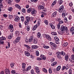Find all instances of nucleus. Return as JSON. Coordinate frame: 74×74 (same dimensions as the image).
I'll list each match as a JSON object with an SVG mask.
<instances>
[{"instance_id": "nucleus-1", "label": "nucleus", "mask_w": 74, "mask_h": 74, "mask_svg": "<svg viewBox=\"0 0 74 74\" xmlns=\"http://www.w3.org/2000/svg\"><path fill=\"white\" fill-rule=\"evenodd\" d=\"M60 30L61 31L63 32V33H64L65 30H67V27H66V26L62 25L61 26Z\"/></svg>"}, {"instance_id": "nucleus-2", "label": "nucleus", "mask_w": 74, "mask_h": 74, "mask_svg": "<svg viewBox=\"0 0 74 74\" xmlns=\"http://www.w3.org/2000/svg\"><path fill=\"white\" fill-rule=\"evenodd\" d=\"M6 38L5 37H0V42L1 44H3L4 43V42L3 41V40H5Z\"/></svg>"}, {"instance_id": "nucleus-3", "label": "nucleus", "mask_w": 74, "mask_h": 74, "mask_svg": "<svg viewBox=\"0 0 74 74\" xmlns=\"http://www.w3.org/2000/svg\"><path fill=\"white\" fill-rule=\"evenodd\" d=\"M64 9V6L62 5L60 7L59 9V12H62Z\"/></svg>"}, {"instance_id": "nucleus-4", "label": "nucleus", "mask_w": 74, "mask_h": 74, "mask_svg": "<svg viewBox=\"0 0 74 74\" xmlns=\"http://www.w3.org/2000/svg\"><path fill=\"white\" fill-rule=\"evenodd\" d=\"M31 13L32 15H34L37 13V11L34 9H32L31 10Z\"/></svg>"}, {"instance_id": "nucleus-5", "label": "nucleus", "mask_w": 74, "mask_h": 74, "mask_svg": "<svg viewBox=\"0 0 74 74\" xmlns=\"http://www.w3.org/2000/svg\"><path fill=\"white\" fill-rule=\"evenodd\" d=\"M45 36H46L47 39L49 41H51V36H49V35L45 34Z\"/></svg>"}, {"instance_id": "nucleus-6", "label": "nucleus", "mask_w": 74, "mask_h": 74, "mask_svg": "<svg viewBox=\"0 0 74 74\" xmlns=\"http://www.w3.org/2000/svg\"><path fill=\"white\" fill-rule=\"evenodd\" d=\"M57 13L58 12H57L56 11L53 13L51 15L52 17L53 18H55V17H56Z\"/></svg>"}, {"instance_id": "nucleus-7", "label": "nucleus", "mask_w": 74, "mask_h": 74, "mask_svg": "<svg viewBox=\"0 0 74 74\" xmlns=\"http://www.w3.org/2000/svg\"><path fill=\"white\" fill-rule=\"evenodd\" d=\"M54 39L56 41V44H58L59 43V38L58 37H57V36H56L54 37Z\"/></svg>"}, {"instance_id": "nucleus-8", "label": "nucleus", "mask_w": 74, "mask_h": 74, "mask_svg": "<svg viewBox=\"0 0 74 74\" xmlns=\"http://www.w3.org/2000/svg\"><path fill=\"white\" fill-rule=\"evenodd\" d=\"M38 8L39 10H44V8L42 5H39L38 6Z\"/></svg>"}, {"instance_id": "nucleus-9", "label": "nucleus", "mask_w": 74, "mask_h": 74, "mask_svg": "<svg viewBox=\"0 0 74 74\" xmlns=\"http://www.w3.org/2000/svg\"><path fill=\"white\" fill-rule=\"evenodd\" d=\"M9 27H10V32H13L14 31V28L13 27V25H9Z\"/></svg>"}, {"instance_id": "nucleus-10", "label": "nucleus", "mask_w": 74, "mask_h": 74, "mask_svg": "<svg viewBox=\"0 0 74 74\" xmlns=\"http://www.w3.org/2000/svg\"><path fill=\"white\" fill-rule=\"evenodd\" d=\"M40 58L42 59V60H46V57L45 56L42 54L40 55Z\"/></svg>"}, {"instance_id": "nucleus-11", "label": "nucleus", "mask_w": 74, "mask_h": 74, "mask_svg": "<svg viewBox=\"0 0 74 74\" xmlns=\"http://www.w3.org/2000/svg\"><path fill=\"white\" fill-rule=\"evenodd\" d=\"M33 39H34V37L33 36H31L29 40V42H31L33 41Z\"/></svg>"}, {"instance_id": "nucleus-12", "label": "nucleus", "mask_w": 74, "mask_h": 74, "mask_svg": "<svg viewBox=\"0 0 74 74\" xmlns=\"http://www.w3.org/2000/svg\"><path fill=\"white\" fill-rule=\"evenodd\" d=\"M5 73L6 74H10V71L8 69H6L5 70Z\"/></svg>"}, {"instance_id": "nucleus-13", "label": "nucleus", "mask_w": 74, "mask_h": 74, "mask_svg": "<svg viewBox=\"0 0 74 74\" xmlns=\"http://www.w3.org/2000/svg\"><path fill=\"white\" fill-rule=\"evenodd\" d=\"M50 44L52 47H55V48H56V47H57V46L55 44L52 42H50Z\"/></svg>"}, {"instance_id": "nucleus-14", "label": "nucleus", "mask_w": 74, "mask_h": 74, "mask_svg": "<svg viewBox=\"0 0 74 74\" xmlns=\"http://www.w3.org/2000/svg\"><path fill=\"white\" fill-rule=\"evenodd\" d=\"M25 55L27 56H29L30 55V53L27 51H25Z\"/></svg>"}, {"instance_id": "nucleus-15", "label": "nucleus", "mask_w": 74, "mask_h": 74, "mask_svg": "<svg viewBox=\"0 0 74 74\" xmlns=\"http://www.w3.org/2000/svg\"><path fill=\"white\" fill-rule=\"evenodd\" d=\"M31 68H32V66H28L25 69L26 71H29V70L31 69Z\"/></svg>"}, {"instance_id": "nucleus-16", "label": "nucleus", "mask_w": 74, "mask_h": 74, "mask_svg": "<svg viewBox=\"0 0 74 74\" xmlns=\"http://www.w3.org/2000/svg\"><path fill=\"white\" fill-rule=\"evenodd\" d=\"M19 17L17 16L15 18L14 21H16V22H18V21H19Z\"/></svg>"}, {"instance_id": "nucleus-17", "label": "nucleus", "mask_w": 74, "mask_h": 74, "mask_svg": "<svg viewBox=\"0 0 74 74\" xmlns=\"http://www.w3.org/2000/svg\"><path fill=\"white\" fill-rule=\"evenodd\" d=\"M32 47L33 49H37L38 48V47L37 45H32Z\"/></svg>"}, {"instance_id": "nucleus-18", "label": "nucleus", "mask_w": 74, "mask_h": 74, "mask_svg": "<svg viewBox=\"0 0 74 74\" xmlns=\"http://www.w3.org/2000/svg\"><path fill=\"white\" fill-rule=\"evenodd\" d=\"M50 25L51 28H52V29H55V26L53 25V24L52 23H50Z\"/></svg>"}, {"instance_id": "nucleus-19", "label": "nucleus", "mask_w": 74, "mask_h": 74, "mask_svg": "<svg viewBox=\"0 0 74 74\" xmlns=\"http://www.w3.org/2000/svg\"><path fill=\"white\" fill-rule=\"evenodd\" d=\"M15 7H16L17 8H18V9L20 10L21 9V7L19 5L16 4L15 5Z\"/></svg>"}, {"instance_id": "nucleus-20", "label": "nucleus", "mask_w": 74, "mask_h": 74, "mask_svg": "<svg viewBox=\"0 0 74 74\" xmlns=\"http://www.w3.org/2000/svg\"><path fill=\"white\" fill-rule=\"evenodd\" d=\"M38 42V41L37 40V39H34L33 41V43H34V44H37Z\"/></svg>"}, {"instance_id": "nucleus-21", "label": "nucleus", "mask_w": 74, "mask_h": 74, "mask_svg": "<svg viewBox=\"0 0 74 74\" xmlns=\"http://www.w3.org/2000/svg\"><path fill=\"white\" fill-rule=\"evenodd\" d=\"M37 25H35L32 28V30L33 31L35 30L36 29H37Z\"/></svg>"}, {"instance_id": "nucleus-22", "label": "nucleus", "mask_w": 74, "mask_h": 74, "mask_svg": "<svg viewBox=\"0 0 74 74\" xmlns=\"http://www.w3.org/2000/svg\"><path fill=\"white\" fill-rule=\"evenodd\" d=\"M16 36H19V35L20 34L19 32L18 31H16L15 32Z\"/></svg>"}, {"instance_id": "nucleus-23", "label": "nucleus", "mask_w": 74, "mask_h": 74, "mask_svg": "<svg viewBox=\"0 0 74 74\" xmlns=\"http://www.w3.org/2000/svg\"><path fill=\"white\" fill-rule=\"evenodd\" d=\"M26 21H27L28 22H30V17L28 16H27L26 17Z\"/></svg>"}, {"instance_id": "nucleus-24", "label": "nucleus", "mask_w": 74, "mask_h": 74, "mask_svg": "<svg viewBox=\"0 0 74 74\" xmlns=\"http://www.w3.org/2000/svg\"><path fill=\"white\" fill-rule=\"evenodd\" d=\"M13 37V34L12 33L10 35H9L8 36V38L9 39H11L12 38V37Z\"/></svg>"}, {"instance_id": "nucleus-25", "label": "nucleus", "mask_w": 74, "mask_h": 74, "mask_svg": "<svg viewBox=\"0 0 74 74\" xmlns=\"http://www.w3.org/2000/svg\"><path fill=\"white\" fill-rule=\"evenodd\" d=\"M44 22L46 25H48V21L47 20H45Z\"/></svg>"}, {"instance_id": "nucleus-26", "label": "nucleus", "mask_w": 74, "mask_h": 74, "mask_svg": "<svg viewBox=\"0 0 74 74\" xmlns=\"http://www.w3.org/2000/svg\"><path fill=\"white\" fill-rule=\"evenodd\" d=\"M60 69H61V66H59L57 67L56 70L57 71H59L60 70Z\"/></svg>"}, {"instance_id": "nucleus-27", "label": "nucleus", "mask_w": 74, "mask_h": 74, "mask_svg": "<svg viewBox=\"0 0 74 74\" xmlns=\"http://www.w3.org/2000/svg\"><path fill=\"white\" fill-rule=\"evenodd\" d=\"M32 9L31 8H30L29 9H28L27 10V12L28 13H29L31 11H32Z\"/></svg>"}, {"instance_id": "nucleus-28", "label": "nucleus", "mask_w": 74, "mask_h": 74, "mask_svg": "<svg viewBox=\"0 0 74 74\" xmlns=\"http://www.w3.org/2000/svg\"><path fill=\"white\" fill-rule=\"evenodd\" d=\"M22 67L23 69H25V67H26V64L25 63H22Z\"/></svg>"}, {"instance_id": "nucleus-29", "label": "nucleus", "mask_w": 74, "mask_h": 74, "mask_svg": "<svg viewBox=\"0 0 74 74\" xmlns=\"http://www.w3.org/2000/svg\"><path fill=\"white\" fill-rule=\"evenodd\" d=\"M60 55H62V56H65V53L62 51L61 52Z\"/></svg>"}, {"instance_id": "nucleus-30", "label": "nucleus", "mask_w": 74, "mask_h": 74, "mask_svg": "<svg viewBox=\"0 0 74 74\" xmlns=\"http://www.w3.org/2000/svg\"><path fill=\"white\" fill-rule=\"evenodd\" d=\"M51 34L54 35V36H56L57 35V33L56 32H52L51 33Z\"/></svg>"}, {"instance_id": "nucleus-31", "label": "nucleus", "mask_w": 74, "mask_h": 74, "mask_svg": "<svg viewBox=\"0 0 74 74\" xmlns=\"http://www.w3.org/2000/svg\"><path fill=\"white\" fill-rule=\"evenodd\" d=\"M67 45H68V43H67V42H66L65 43H64L62 45L63 47H66V46H67Z\"/></svg>"}, {"instance_id": "nucleus-32", "label": "nucleus", "mask_w": 74, "mask_h": 74, "mask_svg": "<svg viewBox=\"0 0 74 74\" xmlns=\"http://www.w3.org/2000/svg\"><path fill=\"white\" fill-rule=\"evenodd\" d=\"M21 18L22 22H23L24 21V17L22 16L21 17Z\"/></svg>"}, {"instance_id": "nucleus-33", "label": "nucleus", "mask_w": 74, "mask_h": 74, "mask_svg": "<svg viewBox=\"0 0 74 74\" xmlns=\"http://www.w3.org/2000/svg\"><path fill=\"white\" fill-rule=\"evenodd\" d=\"M58 3L59 4H62L63 3V1L62 0H59Z\"/></svg>"}, {"instance_id": "nucleus-34", "label": "nucleus", "mask_w": 74, "mask_h": 74, "mask_svg": "<svg viewBox=\"0 0 74 74\" xmlns=\"http://www.w3.org/2000/svg\"><path fill=\"white\" fill-rule=\"evenodd\" d=\"M60 27V23H58L57 25V28L58 29H59Z\"/></svg>"}, {"instance_id": "nucleus-35", "label": "nucleus", "mask_w": 74, "mask_h": 74, "mask_svg": "<svg viewBox=\"0 0 74 74\" xmlns=\"http://www.w3.org/2000/svg\"><path fill=\"white\" fill-rule=\"evenodd\" d=\"M65 59L66 61H67V60L69 59V56L68 55H66L65 56Z\"/></svg>"}, {"instance_id": "nucleus-36", "label": "nucleus", "mask_w": 74, "mask_h": 74, "mask_svg": "<svg viewBox=\"0 0 74 74\" xmlns=\"http://www.w3.org/2000/svg\"><path fill=\"white\" fill-rule=\"evenodd\" d=\"M43 71L46 73H47V70L45 68H43L42 69Z\"/></svg>"}, {"instance_id": "nucleus-37", "label": "nucleus", "mask_w": 74, "mask_h": 74, "mask_svg": "<svg viewBox=\"0 0 74 74\" xmlns=\"http://www.w3.org/2000/svg\"><path fill=\"white\" fill-rule=\"evenodd\" d=\"M24 46L27 49H30V47L29 46V45H24Z\"/></svg>"}, {"instance_id": "nucleus-38", "label": "nucleus", "mask_w": 74, "mask_h": 74, "mask_svg": "<svg viewBox=\"0 0 74 74\" xmlns=\"http://www.w3.org/2000/svg\"><path fill=\"white\" fill-rule=\"evenodd\" d=\"M57 64V62H53V64H51L52 66H54L55 65H56Z\"/></svg>"}, {"instance_id": "nucleus-39", "label": "nucleus", "mask_w": 74, "mask_h": 74, "mask_svg": "<svg viewBox=\"0 0 74 74\" xmlns=\"http://www.w3.org/2000/svg\"><path fill=\"white\" fill-rule=\"evenodd\" d=\"M3 0H0V5L1 7H3V3H2V1Z\"/></svg>"}, {"instance_id": "nucleus-40", "label": "nucleus", "mask_w": 74, "mask_h": 74, "mask_svg": "<svg viewBox=\"0 0 74 74\" xmlns=\"http://www.w3.org/2000/svg\"><path fill=\"white\" fill-rule=\"evenodd\" d=\"M49 71L50 74H51V73H52V69H51V68H50L49 69Z\"/></svg>"}, {"instance_id": "nucleus-41", "label": "nucleus", "mask_w": 74, "mask_h": 74, "mask_svg": "<svg viewBox=\"0 0 74 74\" xmlns=\"http://www.w3.org/2000/svg\"><path fill=\"white\" fill-rule=\"evenodd\" d=\"M57 57L58 59H62V57L60 55H57Z\"/></svg>"}, {"instance_id": "nucleus-42", "label": "nucleus", "mask_w": 74, "mask_h": 74, "mask_svg": "<svg viewBox=\"0 0 74 74\" xmlns=\"http://www.w3.org/2000/svg\"><path fill=\"white\" fill-rule=\"evenodd\" d=\"M19 41V40L16 39V40L14 41V44H15V43H18Z\"/></svg>"}, {"instance_id": "nucleus-43", "label": "nucleus", "mask_w": 74, "mask_h": 74, "mask_svg": "<svg viewBox=\"0 0 74 74\" xmlns=\"http://www.w3.org/2000/svg\"><path fill=\"white\" fill-rule=\"evenodd\" d=\"M8 11H9L11 12V11H12V8L10 7L8 8Z\"/></svg>"}, {"instance_id": "nucleus-44", "label": "nucleus", "mask_w": 74, "mask_h": 74, "mask_svg": "<svg viewBox=\"0 0 74 74\" xmlns=\"http://www.w3.org/2000/svg\"><path fill=\"white\" fill-rule=\"evenodd\" d=\"M56 4V1H55L53 2V3H52V5H55V4Z\"/></svg>"}, {"instance_id": "nucleus-45", "label": "nucleus", "mask_w": 74, "mask_h": 74, "mask_svg": "<svg viewBox=\"0 0 74 74\" xmlns=\"http://www.w3.org/2000/svg\"><path fill=\"white\" fill-rule=\"evenodd\" d=\"M73 4L72 2H71L69 3V5L70 7H72V6H73Z\"/></svg>"}, {"instance_id": "nucleus-46", "label": "nucleus", "mask_w": 74, "mask_h": 74, "mask_svg": "<svg viewBox=\"0 0 74 74\" xmlns=\"http://www.w3.org/2000/svg\"><path fill=\"white\" fill-rule=\"evenodd\" d=\"M64 22L65 23H67L68 22L67 19L66 17H65L64 18Z\"/></svg>"}, {"instance_id": "nucleus-47", "label": "nucleus", "mask_w": 74, "mask_h": 74, "mask_svg": "<svg viewBox=\"0 0 74 74\" xmlns=\"http://www.w3.org/2000/svg\"><path fill=\"white\" fill-rule=\"evenodd\" d=\"M29 21H25V25H27L29 23Z\"/></svg>"}, {"instance_id": "nucleus-48", "label": "nucleus", "mask_w": 74, "mask_h": 74, "mask_svg": "<svg viewBox=\"0 0 74 74\" xmlns=\"http://www.w3.org/2000/svg\"><path fill=\"white\" fill-rule=\"evenodd\" d=\"M12 74H15L16 73V71L14 70H12L11 71Z\"/></svg>"}, {"instance_id": "nucleus-49", "label": "nucleus", "mask_w": 74, "mask_h": 74, "mask_svg": "<svg viewBox=\"0 0 74 74\" xmlns=\"http://www.w3.org/2000/svg\"><path fill=\"white\" fill-rule=\"evenodd\" d=\"M61 52L59 51H57L56 52V54L57 55H60Z\"/></svg>"}, {"instance_id": "nucleus-50", "label": "nucleus", "mask_w": 74, "mask_h": 74, "mask_svg": "<svg viewBox=\"0 0 74 74\" xmlns=\"http://www.w3.org/2000/svg\"><path fill=\"white\" fill-rule=\"evenodd\" d=\"M43 48H44L48 49V48H49V47L47 46H43Z\"/></svg>"}, {"instance_id": "nucleus-51", "label": "nucleus", "mask_w": 74, "mask_h": 74, "mask_svg": "<svg viewBox=\"0 0 74 74\" xmlns=\"http://www.w3.org/2000/svg\"><path fill=\"white\" fill-rule=\"evenodd\" d=\"M27 31H29L30 30V27L29 26H27Z\"/></svg>"}, {"instance_id": "nucleus-52", "label": "nucleus", "mask_w": 74, "mask_h": 74, "mask_svg": "<svg viewBox=\"0 0 74 74\" xmlns=\"http://www.w3.org/2000/svg\"><path fill=\"white\" fill-rule=\"evenodd\" d=\"M36 60H38V61L41 60H42V59H41L40 58L38 57L36 58Z\"/></svg>"}, {"instance_id": "nucleus-53", "label": "nucleus", "mask_w": 74, "mask_h": 74, "mask_svg": "<svg viewBox=\"0 0 74 74\" xmlns=\"http://www.w3.org/2000/svg\"><path fill=\"white\" fill-rule=\"evenodd\" d=\"M37 35L38 37H40L41 36V33H40L39 32H38Z\"/></svg>"}, {"instance_id": "nucleus-54", "label": "nucleus", "mask_w": 74, "mask_h": 74, "mask_svg": "<svg viewBox=\"0 0 74 74\" xmlns=\"http://www.w3.org/2000/svg\"><path fill=\"white\" fill-rule=\"evenodd\" d=\"M71 32H73V31H74V27H72L71 29Z\"/></svg>"}, {"instance_id": "nucleus-55", "label": "nucleus", "mask_w": 74, "mask_h": 74, "mask_svg": "<svg viewBox=\"0 0 74 74\" xmlns=\"http://www.w3.org/2000/svg\"><path fill=\"white\" fill-rule=\"evenodd\" d=\"M14 64L13 63H11L10 64V66L12 68H13L14 67Z\"/></svg>"}, {"instance_id": "nucleus-56", "label": "nucleus", "mask_w": 74, "mask_h": 74, "mask_svg": "<svg viewBox=\"0 0 74 74\" xmlns=\"http://www.w3.org/2000/svg\"><path fill=\"white\" fill-rule=\"evenodd\" d=\"M69 60L70 62H72L74 61V60H73V59H72V58H69Z\"/></svg>"}, {"instance_id": "nucleus-57", "label": "nucleus", "mask_w": 74, "mask_h": 74, "mask_svg": "<svg viewBox=\"0 0 74 74\" xmlns=\"http://www.w3.org/2000/svg\"><path fill=\"white\" fill-rule=\"evenodd\" d=\"M17 40H18V41H20V39H21V37H17L16 39Z\"/></svg>"}, {"instance_id": "nucleus-58", "label": "nucleus", "mask_w": 74, "mask_h": 74, "mask_svg": "<svg viewBox=\"0 0 74 74\" xmlns=\"http://www.w3.org/2000/svg\"><path fill=\"white\" fill-rule=\"evenodd\" d=\"M31 73L32 74H34V72L33 70H31Z\"/></svg>"}, {"instance_id": "nucleus-59", "label": "nucleus", "mask_w": 74, "mask_h": 74, "mask_svg": "<svg viewBox=\"0 0 74 74\" xmlns=\"http://www.w3.org/2000/svg\"><path fill=\"white\" fill-rule=\"evenodd\" d=\"M9 18L10 19H12L13 18V16L12 15H10L9 16Z\"/></svg>"}, {"instance_id": "nucleus-60", "label": "nucleus", "mask_w": 74, "mask_h": 74, "mask_svg": "<svg viewBox=\"0 0 74 74\" xmlns=\"http://www.w3.org/2000/svg\"><path fill=\"white\" fill-rule=\"evenodd\" d=\"M39 70V68H38V67L36 66L35 68V70L36 71H37V70Z\"/></svg>"}, {"instance_id": "nucleus-61", "label": "nucleus", "mask_w": 74, "mask_h": 74, "mask_svg": "<svg viewBox=\"0 0 74 74\" xmlns=\"http://www.w3.org/2000/svg\"><path fill=\"white\" fill-rule=\"evenodd\" d=\"M22 12H23L25 13L26 12V10H25V9L23 8L22 9Z\"/></svg>"}, {"instance_id": "nucleus-62", "label": "nucleus", "mask_w": 74, "mask_h": 74, "mask_svg": "<svg viewBox=\"0 0 74 74\" xmlns=\"http://www.w3.org/2000/svg\"><path fill=\"white\" fill-rule=\"evenodd\" d=\"M71 58L72 59V60H74V54H73L71 56Z\"/></svg>"}, {"instance_id": "nucleus-63", "label": "nucleus", "mask_w": 74, "mask_h": 74, "mask_svg": "<svg viewBox=\"0 0 74 74\" xmlns=\"http://www.w3.org/2000/svg\"><path fill=\"white\" fill-rule=\"evenodd\" d=\"M66 69L65 66H63L62 67V70H64Z\"/></svg>"}, {"instance_id": "nucleus-64", "label": "nucleus", "mask_w": 74, "mask_h": 74, "mask_svg": "<svg viewBox=\"0 0 74 74\" xmlns=\"http://www.w3.org/2000/svg\"><path fill=\"white\" fill-rule=\"evenodd\" d=\"M0 74H5L4 73V72L3 71H1L0 73Z\"/></svg>"}]
</instances>
